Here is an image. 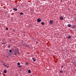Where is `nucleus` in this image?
Returning a JSON list of instances; mask_svg holds the SVG:
<instances>
[{"label": "nucleus", "instance_id": "1a4fd4ad", "mask_svg": "<svg viewBox=\"0 0 76 76\" xmlns=\"http://www.w3.org/2000/svg\"><path fill=\"white\" fill-rule=\"evenodd\" d=\"M71 26H72V25L70 24H69L67 25V26H68V27H71Z\"/></svg>", "mask_w": 76, "mask_h": 76}, {"label": "nucleus", "instance_id": "6e6552de", "mask_svg": "<svg viewBox=\"0 0 76 76\" xmlns=\"http://www.w3.org/2000/svg\"><path fill=\"white\" fill-rule=\"evenodd\" d=\"M13 10H15V11H16L18 10L17 8H13Z\"/></svg>", "mask_w": 76, "mask_h": 76}, {"label": "nucleus", "instance_id": "4468645a", "mask_svg": "<svg viewBox=\"0 0 76 76\" xmlns=\"http://www.w3.org/2000/svg\"><path fill=\"white\" fill-rule=\"evenodd\" d=\"M67 38H71V36H69L67 37Z\"/></svg>", "mask_w": 76, "mask_h": 76}, {"label": "nucleus", "instance_id": "f3484780", "mask_svg": "<svg viewBox=\"0 0 76 76\" xmlns=\"http://www.w3.org/2000/svg\"><path fill=\"white\" fill-rule=\"evenodd\" d=\"M18 67H22V66H21V65H20V66H18Z\"/></svg>", "mask_w": 76, "mask_h": 76}, {"label": "nucleus", "instance_id": "39448f33", "mask_svg": "<svg viewBox=\"0 0 76 76\" xmlns=\"http://www.w3.org/2000/svg\"><path fill=\"white\" fill-rule=\"evenodd\" d=\"M32 60H33V61L35 62V61H36V59H35V58H32Z\"/></svg>", "mask_w": 76, "mask_h": 76}, {"label": "nucleus", "instance_id": "f8f14e48", "mask_svg": "<svg viewBox=\"0 0 76 76\" xmlns=\"http://www.w3.org/2000/svg\"><path fill=\"white\" fill-rule=\"evenodd\" d=\"M41 24L42 25H44V22H42L41 23Z\"/></svg>", "mask_w": 76, "mask_h": 76}, {"label": "nucleus", "instance_id": "20e7f679", "mask_svg": "<svg viewBox=\"0 0 76 76\" xmlns=\"http://www.w3.org/2000/svg\"><path fill=\"white\" fill-rule=\"evenodd\" d=\"M60 19H61V20H63V19H64V18H63V17H62L61 16L60 17Z\"/></svg>", "mask_w": 76, "mask_h": 76}, {"label": "nucleus", "instance_id": "a211bd4d", "mask_svg": "<svg viewBox=\"0 0 76 76\" xmlns=\"http://www.w3.org/2000/svg\"><path fill=\"white\" fill-rule=\"evenodd\" d=\"M8 48H10V46L9 45V46H8Z\"/></svg>", "mask_w": 76, "mask_h": 76}, {"label": "nucleus", "instance_id": "4be33fe9", "mask_svg": "<svg viewBox=\"0 0 76 76\" xmlns=\"http://www.w3.org/2000/svg\"><path fill=\"white\" fill-rule=\"evenodd\" d=\"M6 29L7 30H8V28H6Z\"/></svg>", "mask_w": 76, "mask_h": 76}, {"label": "nucleus", "instance_id": "dca6fc26", "mask_svg": "<svg viewBox=\"0 0 76 76\" xmlns=\"http://www.w3.org/2000/svg\"><path fill=\"white\" fill-rule=\"evenodd\" d=\"M9 52L10 53H12V50L11 49V50H10Z\"/></svg>", "mask_w": 76, "mask_h": 76}, {"label": "nucleus", "instance_id": "7ed1b4c3", "mask_svg": "<svg viewBox=\"0 0 76 76\" xmlns=\"http://www.w3.org/2000/svg\"><path fill=\"white\" fill-rule=\"evenodd\" d=\"M37 21L38 22H41V20L40 18H38L37 20Z\"/></svg>", "mask_w": 76, "mask_h": 76}, {"label": "nucleus", "instance_id": "393cba45", "mask_svg": "<svg viewBox=\"0 0 76 76\" xmlns=\"http://www.w3.org/2000/svg\"><path fill=\"white\" fill-rule=\"evenodd\" d=\"M44 0V1H45V0Z\"/></svg>", "mask_w": 76, "mask_h": 76}, {"label": "nucleus", "instance_id": "0eeeda50", "mask_svg": "<svg viewBox=\"0 0 76 76\" xmlns=\"http://www.w3.org/2000/svg\"><path fill=\"white\" fill-rule=\"evenodd\" d=\"M4 73H7V71H6V70H4Z\"/></svg>", "mask_w": 76, "mask_h": 76}, {"label": "nucleus", "instance_id": "ddd939ff", "mask_svg": "<svg viewBox=\"0 0 76 76\" xmlns=\"http://www.w3.org/2000/svg\"><path fill=\"white\" fill-rule=\"evenodd\" d=\"M28 73H31V70H28Z\"/></svg>", "mask_w": 76, "mask_h": 76}, {"label": "nucleus", "instance_id": "5701e85b", "mask_svg": "<svg viewBox=\"0 0 76 76\" xmlns=\"http://www.w3.org/2000/svg\"><path fill=\"white\" fill-rule=\"evenodd\" d=\"M2 44H3V45H5V44H6V43H3Z\"/></svg>", "mask_w": 76, "mask_h": 76}, {"label": "nucleus", "instance_id": "2eb2a0df", "mask_svg": "<svg viewBox=\"0 0 76 76\" xmlns=\"http://www.w3.org/2000/svg\"><path fill=\"white\" fill-rule=\"evenodd\" d=\"M20 63L18 62L17 63V65H18V66H19V65H20Z\"/></svg>", "mask_w": 76, "mask_h": 76}, {"label": "nucleus", "instance_id": "aec40b11", "mask_svg": "<svg viewBox=\"0 0 76 76\" xmlns=\"http://www.w3.org/2000/svg\"><path fill=\"white\" fill-rule=\"evenodd\" d=\"M14 54L15 55H17V53H15Z\"/></svg>", "mask_w": 76, "mask_h": 76}, {"label": "nucleus", "instance_id": "a878e982", "mask_svg": "<svg viewBox=\"0 0 76 76\" xmlns=\"http://www.w3.org/2000/svg\"><path fill=\"white\" fill-rule=\"evenodd\" d=\"M1 73L0 72V74H1Z\"/></svg>", "mask_w": 76, "mask_h": 76}, {"label": "nucleus", "instance_id": "bb28decb", "mask_svg": "<svg viewBox=\"0 0 76 76\" xmlns=\"http://www.w3.org/2000/svg\"><path fill=\"white\" fill-rule=\"evenodd\" d=\"M75 26H76V25H75Z\"/></svg>", "mask_w": 76, "mask_h": 76}, {"label": "nucleus", "instance_id": "b1692460", "mask_svg": "<svg viewBox=\"0 0 76 76\" xmlns=\"http://www.w3.org/2000/svg\"><path fill=\"white\" fill-rule=\"evenodd\" d=\"M64 67V66H61V67H62V68H63V67Z\"/></svg>", "mask_w": 76, "mask_h": 76}, {"label": "nucleus", "instance_id": "f257e3e1", "mask_svg": "<svg viewBox=\"0 0 76 76\" xmlns=\"http://www.w3.org/2000/svg\"><path fill=\"white\" fill-rule=\"evenodd\" d=\"M23 46H25V47H28V48L29 47V46L27 44H23Z\"/></svg>", "mask_w": 76, "mask_h": 76}, {"label": "nucleus", "instance_id": "9d476101", "mask_svg": "<svg viewBox=\"0 0 76 76\" xmlns=\"http://www.w3.org/2000/svg\"><path fill=\"white\" fill-rule=\"evenodd\" d=\"M71 28L72 29H75V26H73Z\"/></svg>", "mask_w": 76, "mask_h": 76}, {"label": "nucleus", "instance_id": "f03ea898", "mask_svg": "<svg viewBox=\"0 0 76 76\" xmlns=\"http://www.w3.org/2000/svg\"><path fill=\"white\" fill-rule=\"evenodd\" d=\"M53 23V20H50V25H52Z\"/></svg>", "mask_w": 76, "mask_h": 76}, {"label": "nucleus", "instance_id": "6ab92c4d", "mask_svg": "<svg viewBox=\"0 0 76 76\" xmlns=\"http://www.w3.org/2000/svg\"><path fill=\"white\" fill-rule=\"evenodd\" d=\"M3 65L4 66H6V67H7V65H5L4 64Z\"/></svg>", "mask_w": 76, "mask_h": 76}, {"label": "nucleus", "instance_id": "9b49d317", "mask_svg": "<svg viewBox=\"0 0 76 76\" xmlns=\"http://www.w3.org/2000/svg\"><path fill=\"white\" fill-rule=\"evenodd\" d=\"M59 72L60 73H63V71L62 70L60 71Z\"/></svg>", "mask_w": 76, "mask_h": 76}, {"label": "nucleus", "instance_id": "423d86ee", "mask_svg": "<svg viewBox=\"0 0 76 76\" xmlns=\"http://www.w3.org/2000/svg\"><path fill=\"white\" fill-rule=\"evenodd\" d=\"M20 15H23L24 14H23V13H22V12H20Z\"/></svg>", "mask_w": 76, "mask_h": 76}, {"label": "nucleus", "instance_id": "412c9836", "mask_svg": "<svg viewBox=\"0 0 76 76\" xmlns=\"http://www.w3.org/2000/svg\"><path fill=\"white\" fill-rule=\"evenodd\" d=\"M26 65H28V63H26Z\"/></svg>", "mask_w": 76, "mask_h": 76}]
</instances>
